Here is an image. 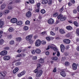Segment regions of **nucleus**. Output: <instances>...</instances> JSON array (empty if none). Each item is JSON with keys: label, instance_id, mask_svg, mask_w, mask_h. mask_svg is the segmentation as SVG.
<instances>
[{"label": "nucleus", "instance_id": "49", "mask_svg": "<svg viewBox=\"0 0 79 79\" xmlns=\"http://www.w3.org/2000/svg\"><path fill=\"white\" fill-rule=\"evenodd\" d=\"M46 39L48 41H50L51 40L50 38L48 37H46Z\"/></svg>", "mask_w": 79, "mask_h": 79}, {"label": "nucleus", "instance_id": "36", "mask_svg": "<svg viewBox=\"0 0 79 79\" xmlns=\"http://www.w3.org/2000/svg\"><path fill=\"white\" fill-rule=\"evenodd\" d=\"M74 24L76 26H79V24L76 22H74Z\"/></svg>", "mask_w": 79, "mask_h": 79}, {"label": "nucleus", "instance_id": "60", "mask_svg": "<svg viewBox=\"0 0 79 79\" xmlns=\"http://www.w3.org/2000/svg\"><path fill=\"white\" fill-rule=\"evenodd\" d=\"M70 0L72 3H73V4H74V3H75V1H74V0Z\"/></svg>", "mask_w": 79, "mask_h": 79}, {"label": "nucleus", "instance_id": "33", "mask_svg": "<svg viewBox=\"0 0 79 79\" xmlns=\"http://www.w3.org/2000/svg\"><path fill=\"white\" fill-rule=\"evenodd\" d=\"M4 40H2L1 39L0 40V45H2L4 43Z\"/></svg>", "mask_w": 79, "mask_h": 79}, {"label": "nucleus", "instance_id": "46", "mask_svg": "<svg viewBox=\"0 0 79 79\" xmlns=\"http://www.w3.org/2000/svg\"><path fill=\"white\" fill-rule=\"evenodd\" d=\"M3 33V31H0V39L2 38V34Z\"/></svg>", "mask_w": 79, "mask_h": 79}, {"label": "nucleus", "instance_id": "11", "mask_svg": "<svg viewBox=\"0 0 79 79\" xmlns=\"http://www.w3.org/2000/svg\"><path fill=\"white\" fill-rule=\"evenodd\" d=\"M10 56H6L3 57L4 60H9L10 59Z\"/></svg>", "mask_w": 79, "mask_h": 79}, {"label": "nucleus", "instance_id": "28", "mask_svg": "<svg viewBox=\"0 0 79 79\" xmlns=\"http://www.w3.org/2000/svg\"><path fill=\"white\" fill-rule=\"evenodd\" d=\"M15 44V41L13 40H12L10 41L9 43V44L10 45H13Z\"/></svg>", "mask_w": 79, "mask_h": 79}, {"label": "nucleus", "instance_id": "27", "mask_svg": "<svg viewBox=\"0 0 79 79\" xmlns=\"http://www.w3.org/2000/svg\"><path fill=\"white\" fill-rule=\"evenodd\" d=\"M52 60L56 61V60H58V57H52Z\"/></svg>", "mask_w": 79, "mask_h": 79}, {"label": "nucleus", "instance_id": "32", "mask_svg": "<svg viewBox=\"0 0 79 79\" xmlns=\"http://www.w3.org/2000/svg\"><path fill=\"white\" fill-rule=\"evenodd\" d=\"M40 12L42 14H44V13H45V10L44 9H42L40 11Z\"/></svg>", "mask_w": 79, "mask_h": 79}, {"label": "nucleus", "instance_id": "2", "mask_svg": "<svg viewBox=\"0 0 79 79\" xmlns=\"http://www.w3.org/2000/svg\"><path fill=\"white\" fill-rule=\"evenodd\" d=\"M41 45V41L40 40H36L35 42V45L36 47H39Z\"/></svg>", "mask_w": 79, "mask_h": 79}, {"label": "nucleus", "instance_id": "13", "mask_svg": "<svg viewBox=\"0 0 79 79\" xmlns=\"http://www.w3.org/2000/svg\"><path fill=\"white\" fill-rule=\"evenodd\" d=\"M19 70V69H18V68H15L13 70V73L14 74H16V73H17V72L18 71V70Z\"/></svg>", "mask_w": 79, "mask_h": 79}, {"label": "nucleus", "instance_id": "20", "mask_svg": "<svg viewBox=\"0 0 79 79\" xmlns=\"http://www.w3.org/2000/svg\"><path fill=\"white\" fill-rule=\"evenodd\" d=\"M16 41H18V42H20L22 40V39L21 38V37H17L16 38Z\"/></svg>", "mask_w": 79, "mask_h": 79}, {"label": "nucleus", "instance_id": "35", "mask_svg": "<svg viewBox=\"0 0 79 79\" xmlns=\"http://www.w3.org/2000/svg\"><path fill=\"white\" fill-rule=\"evenodd\" d=\"M66 60V58L64 57H62V58L61 61H62L64 62V61H65V60Z\"/></svg>", "mask_w": 79, "mask_h": 79}, {"label": "nucleus", "instance_id": "24", "mask_svg": "<svg viewBox=\"0 0 79 79\" xmlns=\"http://www.w3.org/2000/svg\"><path fill=\"white\" fill-rule=\"evenodd\" d=\"M66 19V17H63L60 19V21H65Z\"/></svg>", "mask_w": 79, "mask_h": 79}, {"label": "nucleus", "instance_id": "48", "mask_svg": "<svg viewBox=\"0 0 79 79\" xmlns=\"http://www.w3.org/2000/svg\"><path fill=\"white\" fill-rule=\"evenodd\" d=\"M50 34L52 35H55V33H54L53 31H51L50 32Z\"/></svg>", "mask_w": 79, "mask_h": 79}, {"label": "nucleus", "instance_id": "30", "mask_svg": "<svg viewBox=\"0 0 79 79\" xmlns=\"http://www.w3.org/2000/svg\"><path fill=\"white\" fill-rule=\"evenodd\" d=\"M28 42L30 44H32L34 43V40H32L31 39L30 40H29Z\"/></svg>", "mask_w": 79, "mask_h": 79}, {"label": "nucleus", "instance_id": "25", "mask_svg": "<svg viewBox=\"0 0 79 79\" xmlns=\"http://www.w3.org/2000/svg\"><path fill=\"white\" fill-rule=\"evenodd\" d=\"M63 15H61V14H60V15H59L58 16H57V18L58 19H60V18H62L63 17Z\"/></svg>", "mask_w": 79, "mask_h": 79}, {"label": "nucleus", "instance_id": "1", "mask_svg": "<svg viewBox=\"0 0 79 79\" xmlns=\"http://www.w3.org/2000/svg\"><path fill=\"white\" fill-rule=\"evenodd\" d=\"M37 69L35 70L33 72L35 73H37L36 75V76L37 77H40L41 76L42 74L43 71H42V70H40L39 71H38V70L42 67V65L40 64H37Z\"/></svg>", "mask_w": 79, "mask_h": 79}, {"label": "nucleus", "instance_id": "61", "mask_svg": "<svg viewBox=\"0 0 79 79\" xmlns=\"http://www.w3.org/2000/svg\"><path fill=\"white\" fill-rule=\"evenodd\" d=\"M42 1H44L45 3H48V0H42Z\"/></svg>", "mask_w": 79, "mask_h": 79}, {"label": "nucleus", "instance_id": "19", "mask_svg": "<svg viewBox=\"0 0 79 79\" xmlns=\"http://www.w3.org/2000/svg\"><path fill=\"white\" fill-rule=\"evenodd\" d=\"M66 28L68 30H69V31H71V30L72 29H73V28L72 27H71V26H69L67 27H66Z\"/></svg>", "mask_w": 79, "mask_h": 79}, {"label": "nucleus", "instance_id": "12", "mask_svg": "<svg viewBox=\"0 0 79 79\" xmlns=\"http://www.w3.org/2000/svg\"><path fill=\"white\" fill-rule=\"evenodd\" d=\"M60 75L64 77H66V72L64 71H62L60 72Z\"/></svg>", "mask_w": 79, "mask_h": 79}, {"label": "nucleus", "instance_id": "56", "mask_svg": "<svg viewBox=\"0 0 79 79\" xmlns=\"http://www.w3.org/2000/svg\"><path fill=\"white\" fill-rule=\"evenodd\" d=\"M56 72V68H54V70H53V73H55Z\"/></svg>", "mask_w": 79, "mask_h": 79}, {"label": "nucleus", "instance_id": "53", "mask_svg": "<svg viewBox=\"0 0 79 79\" xmlns=\"http://www.w3.org/2000/svg\"><path fill=\"white\" fill-rule=\"evenodd\" d=\"M21 52H22V50H21V49H19L18 50L17 52H18V53H21Z\"/></svg>", "mask_w": 79, "mask_h": 79}, {"label": "nucleus", "instance_id": "5", "mask_svg": "<svg viewBox=\"0 0 79 79\" xmlns=\"http://www.w3.org/2000/svg\"><path fill=\"white\" fill-rule=\"evenodd\" d=\"M32 35H29L27 36L25 38L26 40L27 41H28L30 40L32 38Z\"/></svg>", "mask_w": 79, "mask_h": 79}, {"label": "nucleus", "instance_id": "51", "mask_svg": "<svg viewBox=\"0 0 79 79\" xmlns=\"http://www.w3.org/2000/svg\"><path fill=\"white\" fill-rule=\"evenodd\" d=\"M40 3H38L37 4V6L38 8H40Z\"/></svg>", "mask_w": 79, "mask_h": 79}, {"label": "nucleus", "instance_id": "44", "mask_svg": "<svg viewBox=\"0 0 79 79\" xmlns=\"http://www.w3.org/2000/svg\"><path fill=\"white\" fill-rule=\"evenodd\" d=\"M31 53L33 55H34V54H35V50H32L31 51Z\"/></svg>", "mask_w": 79, "mask_h": 79}, {"label": "nucleus", "instance_id": "63", "mask_svg": "<svg viewBox=\"0 0 79 79\" xmlns=\"http://www.w3.org/2000/svg\"><path fill=\"white\" fill-rule=\"evenodd\" d=\"M5 49L6 50H9V47H5Z\"/></svg>", "mask_w": 79, "mask_h": 79}, {"label": "nucleus", "instance_id": "41", "mask_svg": "<svg viewBox=\"0 0 79 79\" xmlns=\"http://www.w3.org/2000/svg\"><path fill=\"white\" fill-rule=\"evenodd\" d=\"M41 44H43V45H45L46 44V41L44 40L42 41L41 42Z\"/></svg>", "mask_w": 79, "mask_h": 79}, {"label": "nucleus", "instance_id": "9", "mask_svg": "<svg viewBox=\"0 0 79 79\" xmlns=\"http://www.w3.org/2000/svg\"><path fill=\"white\" fill-rule=\"evenodd\" d=\"M31 15L32 14L31 12L30 11H28L27 12L26 14V16L27 18H30V17L31 16Z\"/></svg>", "mask_w": 79, "mask_h": 79}, {"label": "nucleus", "instance_id": "15", "mask_svg": "<svg viewBox=\"0 0 79 79\" xmlns=\"http://www.w3.org/2000/svg\"><path fill=\"white\" fill-rule=\"evenodd\" d=\"M1 74L3 77H5L6 76V71H4L3 72H2L1 73Z\"/></svg>", "mask_w": 79, "mask_h": 79}, {"label": "nucleus", "instance_id": "47", "mask_svg": "<svg viewBox=\"0 0 79 79\" xmlns=\"http://www.w3.org/2000/svg\"><path fill=\"white\" fill-rule=\"evenodd\" d=\"M21 64V62H17L15 63V65L16 66H19Z\"/></svg>", "mask_w": 79, "mask_h": 79}, {"label": "nucleus", "instance_id": "14", "mask_svg": "<svg viewBox=\"0 0 79 79\" xmlns=\"http://www.w3.org/2000/svg\"><path fill=\"white\" fill-rule=\"evenodd\" d=\"M35 52L36 53H37L38 54H39V53H40V52H41V51H40V49L39 48H37L35 49Z\"/></svg>", "mask_w": 79, "mask_h": 79}, {"label": "nucleus", "instance_id": "43", "mask_svg": "<svg viewBox=\"0 0 79 79\" xmlns=\"http://www.w3.org/2000/svg\"><path fill=\"white\" fill-rule=\"evenodd\" d=\"M63 10H64V8L63 7V6L61 8L60 10L59 11L60 13H61V12H62V11H63Z\"/></svg>", "mask_w": 79, "mask_h": 79}, {"label": "nucleus", "instance_id": "22", "mask_svg": "<svg viewBox=\"0 0 79 79\" xmlns=\"http://www.w3.org/2000/svg\"><path fill=\"white\" fill-rule=\"evenodd\" d=\"M5 6H6V4H3L1 6V8L2 10H3L5 8Z\"/></svg>", "mask_w": 79, "mask_h": 79}, {"label": "nucleus", "instance_id": "59", "mask_svg": "<svg viewBox=\"0 0 79 79\" xmlns=\"http://www.w3.org/2000/svg\"><path fill=\"white\" fill-rule=\"evenodd\" d=\"M40 9V8H38V9L36 10V12H37V13H39V12Z\"/></svg>", "mask_w": 79, "mask_h": 79}, {"label": "nucleus", "instance_id": "8", "mask_svg": "<svg viewBox=\"0 0 79 79\" xmlns=\"http://www.w3.org/2000/svg\"><path fill=\"white\" fill-rule=\"evenodd\" d=\"M18 21V20L16 18H13L10 19V22L12 23H16Z\"/></svg>", "mask_w": 79, "mask_h": 79}, {"label": "nucleus", "instance_id": "4", "mask_svg": "<svg viewBox=\"0 0 79 79\" xmlns=\"http://www.w3.org/2000/svg\"><path fill=\"white\" fill-rule=\"evenodd\" d=\"M63 42L65 44H69L71 42V41L68 39H65L63 40Z\"/></svg>", "mask_w": 79, "mask_h": 79}, {"label": "nucleus", "instance_id": "37", "mask_svg": "<svg viewBox=\"0 0 79 79\" xmlns=\"http://www.w3.org/2000/svg\"><path fill=\"white\" fill-rule=\"evenodd\" d=\"M20 73H21V74H22V76H23L24 74H25L26 73V71H23L22 72Z\"/></svg>", "mask_w": 79, "mask_h": 79}, {"label": "nucleus", "instance_id": "34", "mask_svg": "<svg viewBox=\"0 0 79 79\" xmlns=\"http://www.w3.org/2000/svg\"><path fill=\"white\" fill-rule=\"evenodd\" d=\"M29 2L30 3H31V4L34 3V0H29Z\"/></svg>", "mask_w": 79, "mask_h": 79}, {"label": "nucleus", "instance_id": "29", "mask_svg": "<svg viewBox=\"0 0 79 79\" xmlns=\"http://www.w3.org/2000/svg\"><path fill=\"white\" fill-rule=\"evenodd\" d=\"M29 27L27 26H25L23 27V29L24 31H27L28 30Z\"/></svg>", "mask_w": 79, "mask_h": 79}, {"label": "nucleus", "instance_id": "45", "mask_svg": "<svg viewBox=\"0 0 79 79\" xmlns=\"http://www.w3.org/2000/svg\"><path fill=\"white\" fill-rule=\"evenodd\" d=\"M37 59V56H35L32 58V60H36Z\"/></svg>", "mask_w": 79, "mask_h": 79}, {"label": "nucleus", "instance_id": "55", "mask_svg": "<svg viewBox=\"0 0 79 79\" xmlns=\"http://www.w3.org/2000/svg\"><path fill=\"white\" fill-rule=\"evenodd\" d=\"M58 13H56L55 14H53V16L54 17H55L56 16H58Z\"/></svg>", "mask_w": 79, "mask_h": 79}, {"label": "nucleus", "instance_id": "7", "mask_svg": "<svg viewBox=\"0 0 79 79\" xmlns=\"http://www.w3.org/2000/svg\"><path fill=\"white\" fill-rule=\"evenodd\" d=\"M60 48L61 52L63 53V52H64V50H65V47H64V45L63 44H61L60 46Z\"/></svg>", "mask_w": 79, "mask_h": 79}, {"label": "nucleus", "instance_id": "50", "mask_svg": "<svg viewBox=\"0 0 79 79\" xmlns=\"http://www.w3.org/2000/svg\"><path fill=\"white\" fill-rule=\"evenodd\" d=\"M54 50L55 52H57V51H58V48H56V47H54Z\"/></svg>", "mask_w": 79, "mask_h": 79}, {"label": "nucleus", "instance_id": "64", "mask_svg": "<svg viewBox=\"0 0 79 79\" xmlns=\"http://www.w3.org/2000/svg\"><path fill=\"white\" fill-rule=\"evenodd\" d=\"M77 11H78V13H79V6H78L77 7Z\"/></svg>", "mask_w": 79, "mask_h": 79}, {"label": "nucleus", "instance_id": "38", "mask_svg": "<svg viewBox=\"0 0 79 79\" xmlns=\"http://www.w3.org/2000/svg\"><path fill=\"white\" fill-rule=\"evenodd\" d=\"M12 35H8L7 36V38L9 39H10L11 38H12Z\"/></svg>", "mask_w": 79, "mask_h": 79}, {"label": "nucleus", "instance_id": "3", "mask_svg": "<svg viewBox=\"0 0 79 79\" xmlns=\"http://www.w3.org/2000/svg\"><path fill=\"white\" fill-rule=\"evenodd\" d=\"M8 53V52L6 50L2 51L0 53V55L1 56H5Z\"/></svg>", "mask_w": 79, "mask_h": 79}, {"label": "nucleus", "instance_id": "54", "mask_svg": "<svg viewBox=\"0 0 79 79\" xmlns=\"http://www.w3.org/2000/svg\"><path fill=\"white\" fill-rule=\"evenodd\" d=\"M17 76L18 77H21V76H22V75L21 74V73H19L17 74Z\"/></svg>", "mask_w": 79, "mask_h": 79}, {"label": "nucleus", "instance_id": "40", "mask_svg": "<svg viewBox=\"0 0 79 79\" xmlns=\"http://www.w3.org/2000/svg\"><path fill=\"white\" fill-rule=\"evenodd\" d=\"M30 24V21L27 20L25 22V25H27V24Z\"/></svg>", "mask_w": 79, "mask_h": 79}, {"label": "nucleus", "instance_id": "62", "mask_svg": "<svg viewBox=\"0 0 79 79\" xmlns=\"http://www.w3.org/2000/svg\"><path fill=\"white\" fill-rule=\"evenodd\" d=\"M48 4H51L52 3V0H49L48 1Z\"/></svg>", "mask_w": 79, "mask_h": 79}, {"label": "nucleus", "instance_id": "21", "mask_svg": "<svg viewBox=\"0 0 79 79\" xmlns=\"http://www.w3.org/2000/svg\"><path fill=\"white\" fill-rule=\"evenodd\" d=\"M10 12V11L8 10H5L3 11L4 15H6Z\"/></svg>", "mask_w": 79, "mask_h": 79}, {"label": "nucleus", "instance_id": "6", "mask_svg": "<svg viewBox=\"0 0 79 79\" xmlns=\"http://www.w3.org/2000/svg\"><path fill=\"white\" fill-rule=\"evenodd\" d=\"M48 23L49 24H54L55 22L53 19L51 18L48 20Z\"/></svg>", "mask_w": 79, "mask_h": 79}, {"label": "nucleus", "instance_id": "31", "mask_svg": "<svg viewBox=\"0 0 79 79\" xmlns=\"http://www.w3.org/2000/svg\"><path fill=\"white\" fill-rule=\"evenodd\" d=\"M65 65L66 66H69V62L68 61L65 62Z\"/></svg>", "mask_w": 79, "mask_h": 79}, {"label": "nucleus", "instance_id": "26", "mask_svg": "<svg viewBox=\"0 0 79 79\" xmlns=\"http://www.w3.org/2000/svg\"><path fill=\"white\" fill-rule=\"evenodd\" d=\"M14 31V29L13 27H10L9 29V32H13V31Z\"/></svg>", "mask_w": 79, "mask_h": 79}, {"label": "nucleus", "instance_id": "58", "mask_svg": "<svg viewBox=\"0 0 79 79\" xmlns=\"http://www.w3.org/2000/svg\"><path fill=\"white\" fill-rule=\"evenodd\" d=\"M73 13L76 14V13H77V10H73Z\"/></svg>", "mask_w": 79, "mask_h": 79}, {"label": "nucleus", "instance_id": "16", "mask_svg": "<svg viewBox=\"0 0 79 79\" xmlns=\"http://www.w3.org/2000/svg\"><path fill=\"white\" fill-rule=\"evenodd\" d=\"M4 25V22L2 20H0V27L2 28Z\"/></svg>", "mask_w": 79, "mask_h": 79}, {"label": "nucleus", "instance_id": "18", "mask_svg": "<svg viewBox=\"0 0 79 79\" xmlns=\"http://www.w3.org/2000/svg\"><path fill=\"white\" fill-rule=\"evenodd\" d=\"M59 32L61 34H64L65 33V31L63 30V29H60L59 30Z\"/></svg>", "mask_w": 79, "mask_h": 79}, {"label": "nucleus", "instance_id": "52", "mask_svg": "<svg viewBox=\"0 0 79 79\" xmlns=\"http://www.w3.org/2000/svg\"><path fill=\"white\" fill-rule=\"evenodd\" d=\"M64 55L65 56H68V55H69V53L68 52H65L64 53Z\"/></svg>", "mask_w": 79, "mask_h": 79}, {"label": "nucleus", "instance_id": "10", "mask_svg": "<svg viewBox=\"0 0 79 79\" xmlns=\"http://www.w3.org/2000/svg\"><path fill=\"white\" fill-rule=\"evenodd\" d=\"M72 68L74 70L77 69V64L75 63H73L72 65Z\"/></svg>", "mask_w": 79, "mask_h": 79}, {"label": "nucleus", "instance_id": "17", "mask_svg": "<svg viewBox=\"0 0 79 79\" xmlns=\"http://www.w3.org/2000/svg\"><path fill=\"white\" fill-rule=\"evenodd\" d=\"M16 24L17 25H19V26H20L21 25H22L23 24V22L21 21H19L17 22Z\"/></svg>", "mask_w": 79, "mask_h": 79}, {"label": "nucleus", "instance_id": "23", "mask_svg": "<svg viewBox=\"0 0 79 79\" xmlns=\"http://www.w3.org/2000/svg\"><path fill=\"white\" fill-rule=\"evenodd\" d=\"M39 62L40 63H43L44 62V59L42 58L40 59L39 60Z\"/></svg>", "mask_w": 79, "mask_h": 79}, {"label": "nucleus", "instance_id": "57", "mask_svg": "<svg viewBox=\"0 0 79 79\" xmlns=\"http://www.w3.org/2000/svg\"><path fill=\"white\" fill-rule=\"evenodd\" d=\"M12 8L13 7H12V6H9L8 7V9H9V10H12Z\"/></svg>", "mask_w": 79, "mask_h": 79}, {"label": "nucleus", "instance_id": "39", "mask_svg": "<svg viewBox=\"0 0 79 79\" xmlns=\"http://www.w3.org/2000/svg\"><path fill=\"white\" fill-rule=\"evenodd\" d=\"M76 32L77 33V35H79V28H77V29Z\"/></svg>", "mask_w": 79, "mask_h": 79}, {"label": "nucleus", "instance_id": "42", "mask_svg": "<svg viewBox=\"0 0 79 79\" xmlns=\"http://www.w3.org/2000/svg\"><path fill=\"white\" fill-rule=\"evenodd\" d=\"M15 2L16 3H20L21 1L19 0H15Z\"/></svg>", "mask_w": 79, "mask_h": 79}]
</instances>
